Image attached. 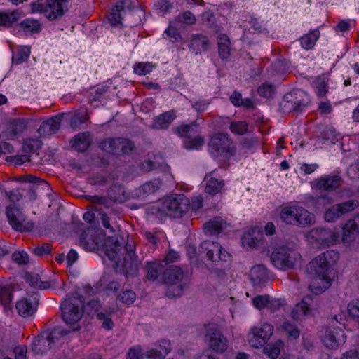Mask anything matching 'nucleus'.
<instances>
[{
    "label": "nucleus",
    "instance_id": "f257e3e1",
    "mask_svg": "<svg viewBox=\"0 0 359 359\" xmlns=\"http://www.w3.org/2000/svg\"><path fill=\"white\" fill-rule=\"evenodd\" d=\"M339 257L337 252L327 250L309 263L311 271L316 275V278L309 287L313 293L320 294L330 286L332 267Z\"/></svg>",
    "mask_w": 359,
    "mask_h": 359
},
{
    "label": "nucleus",
    "instance_id": "f03ea898",
    "mask_svg": "<svg viewBox=\"0 0 359 359\" xmlns=\"http://www.w3.org/2000/svg\"><path fill=\"white\" fill-rule=\"evenodd\" d=\"M106 255L111 260L118 259L121 273L123 274L126 278L138 275L140 261L135 254L133 245L126 244L123 248L116 243L113 247H107ZM116 264L118 266L117 262Z\"/></svg>",
    "mask_w": 359,
    "mask_h": 359
},
{
    "label": "nucleus",
    "instance_id": "7ed1b4c3",
    "mask_svg": "<svg viewBox=\"0 0 359 359\" xmlns=\"http://www.w3.org/2000/svg\"><path fill=\"white\" fill-rule=\"evenodd\" d=\"M189 199L184 194L168 196L152 205L149 211L156 217L182 218L190 208Z\"/></svg>",
    "mask_w": 359,
    "mask_h": 359
},
{
    "label": "nucleus",
    "instance_id": "20e7f679",
    "mask_svg": "<svg viewBox=\"0 0 359 359\" xmlns=\"http://www.w3.org/2000/svg\"><path fill=\"white\" fill-rule=\"evenodd\" d=\"M172 130L183 140L182 147L188 151L200 150L205 144V138L197 121L181 124L173 128Z\"/></svg>",
    "mask_w": 359,
    "mask_h": 359
},
{
    "label": "nucleus",
    "instance_id": "39448f33",
    "mask_svg": "<svg viewBox=\"0 0 359 359\" xmlns=\"http://www.w3.org/2000/svg\"><path fill=\"white\" fill-rule=\"evenodd\" d=\"M85 299L82 296H69L60 305L63 320L72 327V331H78V322L84 313Z\"/></svg>",
    "mask_w": 359,
    "mask_h": 359
},
{
    "label": "nucleus",
    "instance_id": "423d86ee",
    "mask_svg": "<svg viewBox=\"0 0 359 359\" xmlns=\"http://www.w3.org/2000/svg\"><path fill=\"white\" fill-rule=\"evenodd\" d=\"M301 258L297 250L286 245L276 248L270 255L272 264L282 271L294 269L300 262Z\"/></svg>",
    "mask_w": 359,
    "mask_h": 359
},
{
    "label": "nucleus",
    "instance_id": "0eeeda50",
    "mask_svg": "<svg viewBox=\"0 0 359 359\" xmlns=\"http://www.w3.org/2000/svg\"><path fill=\"white\" fill-rule=\"evenodd\" d=\"M310 102V98L306 92L294 90L284 95L280 107L283 114H300L305 111Z\"/></svg>",
    "mask_w": 359,
    "mask_h": 359
},
{
    "label": "nucleus",
    "instance_id": "6e6552de",
    "mask_svg": "<svg viewBox=\"0 0 359 359\" xmlns=\"http://www.w3.org/2000/svg\"><path fill=\"white\" fill-rule=\"evenodd\" d=\"M69 0H47L46 4L32 2L31 9L33 13H43L50 21L58 20L67 11Z\"/></svg>",
    "mask_w": 359,
    "mask_h": 359
},
{
    "label": "nucleus",
    "instance_id": "1a4fd4ad",
    "mask_svg": "<svg viewBox=\"0 0 359 359\" xmlns=\"http://www.w3.org/2000/svg\"><path fill=\"white\" fill-rule=\"evenodd\" d=\"M210 153L215 157L222 154L233 156L236 152V147L232 140L226 133H218L212 135L208 144Z\"/></svg>",
    "mask_w": 359,
    "mask_h": 359
},
{
    "label": "nucleus",
    "instance_id": "9d476101",
    "mask_svg": "<svg viewBox=\"0 0 359 359\" xmlns=\"http://www.w3.org/2000/svg\"><path fill=\"white\" fill-rule=\"evenodd\" d=\"M18 180L20 182L29 184L27 187H25L29 200H35L43 194H46L47 196L50 195L51 187L49 183L45 180L32 175L20 176Z\"/></svg>",
    "mask_w": 359,
    "mask_h": 359
},
{
    "label": "nucleus",
    "instance_id": "9b49d317",
    "mask_svg": "<svg viewBox=\"0 0 359 359\" xmlns=\"http://www.w3.org/2000/svg\"><path fill=\"white\" fill-rule=\"evenodd\" d=\"M6 212L8 223L14 230L28 232L33 229L34 223L27 220L22 210L17 205H8Z\"/></svg>",
    "mask_w": 359,
    "mask_h": 359
},
{
    "label": "nucleus",
    "instance_id": "f8f14e48",
    "mask_svg": "<svg viewBox=\"0 0 359 359\" xmlns=\"http://www.w3.org/2000/svg\"><path fill=\"white\" fill-rule=\"evenodd\" d=\"M100 148L115 155L129 154L135 149V144L126 138H107L102 142Z\"/></svg>",
    "mask_w": 359,
    "mask_h": 359
},
{
    "label": "nucleus",
    "instance_id": "ddd939ff",
    "mask_svg": "<svg viewBox=\"0 0 359 359\" xmlns=\"http://www.w3.org/2000/svg\"><path fill=\"white\" fill-rule=\"evenodd\" d=\"M199 254L205 255L207 259L212 262H226L230 257L229 252L217 242L203 241L198 248Z\"/></svg>",
    "mask_w": 359,
    "mask_h": 359
},
{
    "label": "nucleus",
    "instance_id": "4468645a",
    "mask_svg": "<svg viewBox=\"0 0 359 359\" xmlns=\"http://www.w3.org/2000/svg\"><path fill=\"white\" fill-rule=\"evenodd\" d=\"M39 301V294L38 292L27 293L26 297L16 302L15 308L18 313L23 318L33 316L36 312Z\"/></svg>",
    "mask_w": 359,
    "mask_h": 359
},
{
    "label": "nucleus",
    "instance_id": "2eb2a0df",
    "mask_svg": "<svg viewBox=\"0 0 359 359\" xmlns=\"http://www.w3.org/2000/svg\"><path fill=\"white\" fill-rule=\"evenodd\" d=\"M343 180L339 175H324L311 182V187L313 190L332 192L339 189Z\"/></svg>",
    "mask_w": 359,
    "mask_h": 359
},
{
    "label": "nucleus",
    "instance_id": "dca6fc26",
    "mask_svg": "<svg viewBox=\"0 0 359 359\" xmlns=\"http://www.w3.org/2000/svg\"><path fill=\"white\" fill-rule=\"evenodd\" d=\"M309 236L320 245L330 246L338 241L339 234L329 228L319 226L311 229Z\"/></svg>",
    "mask_w": 359,
    "mask_h": 359
},
{
    "label": "nucleus",
    "instance_id": "f3484780",
    "mask_svg": "<svg viewBox=\"0 0 359 359\" xmlns=\"http://www.w3.org/2000/svg\"><path fill=\"white\" fill-rule=\"evenodd\" d=\"M273 332V326L269 323H264L260 327L252 329V333L248 338L251 346L258 348L263 346Z\"/></svg>",
    "mask_w": 359,
    "mask_h": 359
},
{
    "label": "nucleus",
    "instance_id": "a211bd4d",
    "mask_svg": "<svg viewBox=\"0 0 359 359\" xmlns=\"http://www.w3.org/2000/svg\"><path fill=\"white\" fill-rule=\"evenodd\" d=\"M206 337L211 350L218 354L224 353L229 346L228 340L217 327H210L207 330Z\"/></svg>",
    "mask_w": 359,
    "mask_h": 359
},
{
    "label": "nucleus",
    "instance_id": "6ab92c4d",
    "mask_svg": "<svg viewBox=\"0 0 359 359\" xmlns=\"http://www.w3.org/2000/svg\"><path fill=\"white\" fill-rule=\"evenodd\" d=\"M86 198L87 201H90V203H93L92 205V210L93 211L99 212V215L100 216V220L102 222V226L107 229H109V232L111 233H115V224H111L110 223V218L106 214L105 212H101L100 209L98 208V205H104L107 206L108 203V199L105 196H86Z\"/></svg>",
    "mask_w": 359,
    "mask_h": 359
},
{
    "label": "nucleus",
    "instance_id": "aec40b11",
    "mask_svg": "<svg viewBox=\"0 0 359 359\" xmlns=\"http://www.w3.org/2000/svg\"><path fill=\"white\" fill-rule=\"evenodd\" d=\"M250 277L252 285L262 289L269 280V273L264 265L259 264L251 269Z\"/></svg>",
    "mask_w": 359,
    "mask_h": 359
},
{
    "label": "nucleus",
    "instance_id": "412c9836",
    "mask_svg": "<svg viewBox=\"0 0 359 359\" xmlns=\"http://www.w3.org/2000/svg\"><path fill=\"white\" fill-rule=\"evenodd\" d=\"M127 0H122L118 1L112 8L110 13L107 15V18L109 23L112 26H117L121 24L124 17L126 15H130L132 13L130 11L126 10V6Z\"/></svg>",
    "mask_w": 359,
    "mask_h": 359
},
{
    "label": "nucleus",
    "instance_id": "4be33fe9",
    "mask_svg": "<svg viewBox=\"0 0 359 359\" xmlns=\"http://www.w3.org/2000/svg\"><path fill=\"white\" fill-rule=\"evenodd\" d=\"M344 333L339 327L327 328L323 336V343L329 349H337L339 348L340 337H344Z\"/></svg>",
    "mask_w": 359,
    "mask_h": 359
},
{
    "label": "nucleus",
    "instance_id": "5701e85b",
    "mask_svg": "<svg viewBox=\"0 0 359 359\" xmlns=\"http://www.w3.org/2000/svg\"><path fill=\"white\" fill-rule=\"evenodd\" d=\"M210 41L208 38L203 34H197L191 36L188 44L189 50L196 55L201 54L208 50Z\"/></svg>",
    "mask_w": 359,
    "mask_h": 359
},
{
    "label": "nucleus",
    "instance_id": "b1692460",
    "mask_svg": "<svg viewBox=\"0 0 359 359\" xmlns=\"http://www.w3.org/2000/svg\"><path fill=\"white\" fill-rule=\"evenodd\" d=\"M72 148L79 152H85L92 144L90 132L86 131L76 134L70 141Z\"/></svg>",
    "mask_w": 359,
    "mask_h": 359
},
{
    "label": "nucleus",
    "instance_id": "393cba45",
    "mask_svg": "<svg viewBox=\"0 0 359 359\" xmlns=\"http://www.w3.org/2000/svg\"><path fill=\"white\" fill-rule=\"evenodd\" d=\"M63 119V114H59L45 121H43L39 128L40 135H50L57 132L61 126Z\"/></svg>",
    "mask_w": 359,
    "mask_h": 359
},
{
    "label": "nucleus",
    "instance_id": "a878e982",
    "mask_svg": "<svg viewBox=\"0 0 359 359\" xmlns=\"http://www.w3.org/2000/svg\"><path fill=\"white\" fill-rule=\"evenodd\" d=\"M16 25L19 28L18 32H22L25 36L39 34L42 29L39 20L29 18L24 19Z\"/></svg>",
    "mask_w": 359,
    "mask_h": 359
},
{
    "label": "nucleus",
    "instance_id": "bb28decb",
    "mask_svg": "<svg viewBox=\"0 0 359 359\" xmlns=\"http://www.w3.org/2000/svg\"><path fill=\"white\" fill-rule=\"evenodd\" d=\"M22 16L20 9H15L11 12L0 11V27L10 28Z\"/></svg>",
    "mask_w": 359,
    "mask_h": 359
},
{
    "label": "nucleus",
    "instance_id": "cd10ccee",
    "mask_svg": "<svg viewBox=\"0 0 359 359\" xmlns=\"http://www.w3.org/2000/svg\"><path fill=\"white\" fill-rule=\"evenodd\" d=\"M184 273L181 268L177 266H170L166 268L163 273V281L168 285H176L183 278Z\"/></svg>",
    "mask_w": 359,
    "mask_h": 359
},
{
    "label": "nucleus",
    "instance_id": "c85d7f7f",
    "mask_svg": "<svg viewBox=\"0 0 359 359\" xmlns=\"http://www.w3.org/2000/svg\"><path fill=\"white\" fill-rule=\"evenodd\" d=\"M159 347L161 350L151 348L144 352V359H164L170 353L171 345L169 341H161Z\"/></svg>",
    "mask_w": 359,
    "mask_h": 359
},
{
    "label": "nucleus",
    "instance_id": "c756f323",
    "mask_svg": "<svg viewBox=\"0 0 359 359\" xmlns=\"http://www.w3.org/2000/svg\"><path fill=\"white\" fill-rule=\"evenodd\" d=\"M165 269V265L160 260L147 262V279L151 281L156 280L160 274L163 276Z\"/></svg>",
    "mask_w": 359,
    "mask_h": 359
},
{
    "label": "nucleus",
    "instance_id": "7c9ffc66",
    "mask_svg": "<svg viewBox=\"0 0 359 359\" xmlns=\"http://www.w3.org/2000/svg\"><path fill=\"white\" fill-rule=\"evenodd\" d=\"M217 46L219 56L222 60L228 59L231 55V42L229 36L224 34L217 37Z\"/></svg>",
    "mask_w": 359,
    "mask_h": 359
},
{
    "label": "nucleus",
    "instance_id": "2f4dec72",
    "mask_svg": "<svg viewBox=\"0 0 359 359\" xmlns=\"http://www.w3.org/2000/svg\"><path fill=\"white\" fill-rule=\"evenodd\" d=\"M204 181L206 182L205 191L210 195H215L220 192L224 186L222 180H218L209 175L205 177Z\"/></svg>",
    "mask_w": 359,
    "mask_h": 359
},
{
    "label": "nucleus",
    "instance_id": "473e14b6",
    "mask_svg": "<svg viewBox=\"0 0 359 359\" xmlns=\"http://www.w3.org/2000/svg\"><path fill=\"white\" fill-rule=\"evenodd\" d=\"M173 111H166L156 116L154 121V126L158 129H166L175 118Z\"/></svg>",
    "mask_w": 359,
    "mask_h": 359
},
{
    "label": "nucleus",
    "instance_id": "72a5a7b5",
    "mask_svg": "<svg viewBox=\"0 0 359 359\" xmlns=\"http://www.w3.org/2000/svg\"><path fill=\"white\" fill-rule=\"evenodd\" d=\"M298 206L285 207L282 209L280 217L286 224L296 225Z\"/></svg>",
    "mask_w": 359,
    "mask_h": 359
},
{
    "label": "nucleus",
    "instance_id": "f704fd0d",
    "mask_svg": "<svg viewBox=\"0 0 359 359\" xmlns=\"http://www.w3.org/2000/svg\"><path fill=\"white\" fill-rule=\"evenodd\" d=\"M296 226L305 227L313 224L315 222V216L306 209L298 207Z\"/></svg>",
    "mask_w": 359,
    "mask_h": 359
},
{
    "label": "nucleus",
    "instance_id": "c9c22d12",
    "mask_svg": "<svg viewBox=\"0 0 359 359\" xmlns=\"http://www.w3.org/2000/svg\"><path fill=\"white\" fill-rule=\"evenodd\" d=\"M230 101L237 107H243L246 109H254L255 105L250 98H243L242 95L238 91H234L230 96Z\"/></svg>",
    "mask_w": 359,
    "mask_h": 359
},
{
    "label": "nucleus",
    "instance_id": "e433bc0d",
    "mask_svg": "<svg viewBox=\"0 0 359 359\" xmlns=\"http://www.w3.org/2000/svg\"><path fill=\"white\" fill-rule=\"evenodd\" d=\"M69 333V331H67L65 328L58 326L47 330L43 334L46 335V339L48 341L49 345H50L56 343L62 337L67 335Z\"/></svg>",
    "mask_w": 359,
    "mask_h": 359
},
{
    "label": "nucleus",
    "instance_id": "4c0bfd02",
    "mask_svg": "<svg viewBox=\"0 0 359 359\" xmlns=\"http://www.w3.org/2000/svg\"><path fill=\"white\" fill-rule=\"evenodd\" d=\"M320 36V31L314 29L311 31L309 34L302 36L299 39L301 46L306 50L311 49Z\"/></svg>",
    "mask_w": 359,
    "mask_h": 359
},
{
    "label": "nucleus",
    "instance_id": "58836bf2",
    "mask_svg": "<svg viewBox=\"0 0 359 359\" xmlns=\"http://www.w3.org/2000/svg\"><path fill=\"white\" fill-rule=\"evenodd\" d=\"M283 348L284 342L281 340H277L274 343L267 344L264 348V353L271 359H276Z\"/></svg>",
    "mask_w": 359,
    "mask_h": 359
},
{
    "label": "nucleus",
    "instance_id": "ea45409f",
    "mask_svg": "<svg viewBox=\"0 0 359 359\" xmlns=\"http://www.w3.org/2000/svg\"><path fill=\"white\" fill-rule=\"evenodd\" d=\"M312 86L318 97H324L327 93V79L325 75L316 76L312 82Z\"/></svg>",
    "mask_w": 359,
    "mask_h": 359
},
{
    "label": "nucleus",
    "instance_id": "a19ab883",
    "mask_svg": "<svg viewBox=\"0 0 359 359\" xmlns=\"http://www.w3.org/2000/svg\"><path fill=\"white\" fill-rule=\"evenodd\" d=\"M25 279L30 286L34 288L46 289L50 286L48 282L41 280L39 276L36 273H26Z\"/></svg>",
    "mask_w": 359,
    "mask_h": 359
},
{
    "label": "nucleus",
    "instance_id": "79ce46f5",
    "mask_svg": "<svg viewBox=\"0 0 359 359\" xmlns=\"http://www.w3.org/2000/svg\"><path fill=\"white\" fill-rule=\"evenodd\" d=\"M311 309L307 303L304 301H302L297 304L295 307L291 311V317L294 320H299L302 317L308 315Z\"/></svg>",
    "mask_w": 359,
    "mask_h": 359
},
{
    "label": "nucleus",
    "instance_id": "37998d69",
    "mask_svg": "<svg viewBox=\"0 0 359 359\" xmlns=\"http://www.w3.org/2000/svg\"><path fill=\"white\" fill-rule=\"evenodd\" d=\"M108 196L114 202H122L125 198L124 189L119 184H114L109 188Z\"/></svg>",
    "mask_w": 359,
    "mask_h": 359
},
{
    "label": "nucleus",
    "instance_id": "c03bdc74",
    "mask_svg": "<svg viewBox=\"0 0 359 359\" xmlns=\"http://www.w3.org/2000/svg\"><path fill=\"white\" fill-rule=\"evenodd\" d=\"M359 231V225L355 220H349L343 227L342 240L344 241H350L352 240L353 235L355 232Z\"/></svg>",
    "mask_w": 359,
    "mask_h": 359
},
{
    "label": "nucleus",
    "instance_id": "a18cd8bd",
    "mask_svg": "<svg viewBox=\"0 0 359 359\" xmlns=\"http://www.w3.org/2000/svg\"><path fill=\"white\" fill-rule=\"evenodd\" d=\"M203 229L211 235L219 234L222 231V222L219 218H215L205 223Z\"/></svg>",
    "mask_w": 359,
    "mask_h": 359
},
{
    "label": "nucleus",
    "instance_id": "49530a36",
    "mask_svg": "<svg viewBox=\"0 0 359 359\" xmlns=\"http://www.w3.org/2000/svg\"><path fill=\"white\" fill-rule=\"evenodd\" d=\"M113 312L114 311L109 310L97 313V318L103 320L101 327L106 330H111L114 326V323L110 317Z\"/></svg>",
    "mask_w": 359,
    "mask_h": 359
},
{
    "label": "nucleus",
    "instance_id": "de8ad7c7",
    "mask_svg": "<svg viewBox=\"0 0 359 359\" xmlns=\"http://www.w3.org/2000/svg\"><path fill=\"white\" fill-rule=\"evenodd\" d=\"M30 48L28 46H23L13 55L12 62L15 65H20L24 62L30 55Z\"/></svg>",
    "mask_w": 359,
    "mask_h": 359
},
{
    "label": "nucleus",
    "instance_id": "09e8293b",
    "mask_svg": "<svg viewBox=\"0 0 359 359\" xmlns=\"http://www.w3.org/2000/svg\"><path fill=\"white\" fill-rule=\"evenodd\" d=\"M229 129L233 134L243 135L248 131V123L245 121H231Z\"/></svg>",
    "mask_w": 359,
    "mask_h": 359
},
{
    "label": "nucleus",
    "instance_id": "8fccbe9b",
    "mask_svg": "<svg viewBox=\"0 0 359 359\" xmlns=\"http://www.w3.org/2000/svg\"><path fill=\"white\" fill-rule=\"evenodd\" d=\"M175 21L179 24L191 26L196 23V18L190 11H186L180 13L177 16Z\"/></svg>",
    "mask_w": 359,
    "mask_h": 359
},
{
    "label": "nucleus",
    "instance_id": "3c124183",
    "mask_svg": "<svg viewBox=\"0 0 359 359\" xmlns=\"http://www.w3.org/2000/svg\"><path fill=\"white\" fill-rule=\"evenodd\" d=\"M281 328L290 339H296L299 338L300 335V331L297 326L289 321L284 322L281 325Z\"/></svg>",
    "mask_w": 359,
    "mask_h": 359
},
{
    "label": "nucleus",
    "instance_id": "603ef678",
    "mask_svg": "<svg viewBox=\"0 0 359 359\" xmlns=\"http://www.w3.org/2000/svg\"><path fill=\"white\" fill-rule=\"evenodd\" d=\"M337 206V210H339L341 215L348 213L355 210L358 205V202L356 200H348L347 201L336 204Z\"/></svg>",
    "mask_w": 359,
    "mask_h": 359
},
{
    "label": "nucleus",
    "instance_id": "864d4df0",
    "mask_svg": "<svg viewBox=\"0 0 359 359\" xmlns=\"http://www.w3.org/2000/svg\"><path fill=\"white\" fill-rule=\"evenodd\" d=\"M161 184L162 182L160 180L147 182L141 187L140 191L145 194H151L159 189Z\"/></svg>",
    "mask_w": 359,
    "mask_h": 359
},
{
    "label": "nucleus",
    "instance_id": "5fc2aeb1",
    "mask_svg": "<svg viewBox=\"0 0 359 359\" xmlns=\"http://www.w3.org/2000/svg\"><path fill=\"white\" fill-rule=\"evenodd\" d=\"M257 93L263 97L269 98L275 94L276 88L273 84L265 82L257 88Z\"/></svg>",
    "mask_w": 359,
    "mask_h": 359
},
{
    "label": "nucleus",
    "instance_id": "6e6d98bb",
    "mask_svg": "<svg viewBox=\"0 0 359 359\" xmlns=\"http://www.w3.org/2000/svg\"><path fill=\"white\" fill-rule=\"evenodd\" d=\"M117 299L123 304H132L136 299V294L132 290H124L118 296Z\"/></svg>",
    "mask_w": 359,
    "mask_h": 359
},
{
    "label": "nucleus",
    "instance_id": "4d7b16f0",
    "mask_svg": "<svg viewBox=\"0 0 359 359\" xmlns=\"http://www.w3.org/2000/svg\"><path fill=\"white\" fill-rule=\"evenodd\" d=\"M155 67L151 62H138L134 65V72L138 75H146Z\"/></svg>",
    "mask_w": 359,
    "mask_h": 359
},
{
    "label": "nucleus",
    "instance_id": "13d9d810",
    "mask_svg": "<svg viewBox=\"0 0 359 359\" xmlns=\"http://www.w3.org/2000/svg\"><path fill=\"white\" fill-rule=\"evenodd\" d=\"M13 298L12 290L8 285L0 284V302L2 304H7Z\"/></svg>",
    "mask_w": 359,
    "mask_h": 359
},
{
    "label": "nucleus",
    "instance_id": "bf43d9fd",
    "mask_svg": "<svg viewBox=\"0 0 359 359\" xmlns=\"http://www.w3.org/2000/svg\"><path fill=\"white\" fill-rule=\"evenodd\" d=\"M22 190H26V187L18 188L9 191H5L6 196L8 197L9 201L12 203L11 205H16V203L22 199V194L21 191Z\"/></svg>",
    "mask_w": 359,
    "mask_h": 359
},
{
    "label": "nucleus",
    "instance_id": "052dcab7",
    "mask_svg": "<svg viewBox=\"0 0 359 359\" xmlns=\"http://www.w3.org/2000/svg\"><path fill=\"white\" fill-rule=\"evenodd\" d=\"M349 318L359 323V300L352 301L347 306Z\"/></svg>",
    "mask_w": 359,
    "mask_h": 359
},
{
    "label": "nucleus",
    "instance_id": "680f3d73",
    "mask_svg": "<svg viewBox=\"0 0 359 359\" xmlns=\"http://www.w3.org/2000/svg\"><path fill=\"white\" fill-rule=\"evenodd\" d=\"M52 247L50 243H44L30 248L31 252L36 256H43L51 253Z\"/></svg>",
    "mask_w": 359,
    "mask_h": 359
},
{
    "label": "nucleus",
    "instance_id": "e2e57ef3",
    "mask_svg": "<svg viewBox=\"0 0 359 359\" xmlns=\"http://www.w3.org/2000/svg\"><path fill=\"white\" fill-rule=\"evenodd\" d=\"M255 232V229H252V231H249L243 237V243L247 244L251 248H256L259 242V238L253 236Z\"/></svg>",
    "mask_w": 359,
    "mask_h": 359
},
{
    "label": "nucleus",
    "instance_id": "0e129e2a",
    "mask_svg": "<svg viewBox=\"0 0 359 359\" xmlns=\"http://www.w3.org/2000/svg\"><path fill=\"white\" fill-rule=\"evenodd\" d=\"M337 206L336 205L329 208L325 213V219L328 222H334L336 219H339L342 215L339 210H337Z\"/></svg>",
    "mask_w": 359,
    "mask_h": 359
},
{
    "label": "nucleus",
    "instance_id": "69168bd1",
    "mask_svg": "<svg viewBox=\"0 0 359 359\" xmlns=\"http://www.w3.org/2000/svg\"><path fill=\"white\" fill-rule=\"evenodd\" d=\"M26 123L22 119H16L13 121L11 125V135L16 136L22 133L26 128Z\"/></svg>",
    "mask_w": 359,
    "mask_h": 359
},
{
    "label": "nucleus",
    "instance_id": "338daca9",
    "mask_svg": "<svg viewBox=\"0 0 359 359\" xmlns=\"http://www.w3.org/2000/svg\"><path fill=\"white\" fill-rule=\"evenodd\" d=\"M269 298V295H257L252 299V304L255 308L259 310L267 308Z\"/></svg>",
    "mask_w": 359,
    "mask_h": 359
},
{
    "label": "nucleus",
    "instance_id": "774afa93",
    "mask_svg": "<svg viewBox=\"0 0 359 359\" xmlns=\"http://www.w3.org/2000/svg\"><path fill=\"white\" fill-rule=\"evenodd\" d=\"M144 352L140 346L130 348L127 353V359H144Z\"/></svg>",
    "mask_w": 359,
    "mask_h": 359
}]
</instances>
